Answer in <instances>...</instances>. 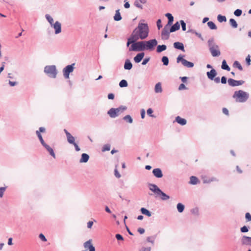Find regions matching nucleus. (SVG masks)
<instances>
[{"instance_id":"f257e3e1","label":"nucleus","mask_w":251,"mask_h":251,"mask_svg":"<svg viewBox=\"0 0 251 251\" xmlns=\"http://www.w3.org/2000/svg\"><path fill=\"white\" fill-rule=\"evenodd\" d=\"M149 28L147 24L139 22L138 26L133 30L131 35L138 41L144 40L149 35Z\"/></svg>"},{"instance_id":"f03ea898","label":"nucleus","mask_w":251,"mask_h":251,"mask_svg":"<svg viewBox=\"0 0 251 251\" xmlns=\"http://www.w3.org/2000/svg\"><path fill=\"white\" fill-rule=\"evenodd\" d=\"M207 45L209 50L213 57L219 56L221 54L219 46L215 43L214 39L210 38L207 41Z\"/></svg>"},{"instance_id":"7ed1b4c3","label":"nucleus","mask_w":251,"mask_h":251,"mask_svg":"<svg viewBox=\"0 0 251 251\" xmlns=\"http://www.w3.org/2000/svg\"><path fill=\"white\" fill-rule=\"evenodd\" d=\"M233 98H236V101L239 102H246L249 98V94L242 90L236 91L233 95Z\"/></svg>"},{"instance_id":"20e7f679","label":"nucleus","mask_w":251,"mask_h":251,"mask_svg":"<svg viewBox=\"0 0 251 251\" xmlns=\"http://www.w3.org/2000/svg\"><path fill=\"white\" fill-rule=\"evenodd\" d=\"M127 107L124 105H121L118 108H111L108 111L107 114L111 118H115L118 117L120 114L126 110Z\"/></svg>"},{"instance_id":"39448f33","label":"nucleus","mask_w":251,"mask_h":251,"mask_svg":"<svg viewBox=\"0 0 251 251\" xmlns=\"http://www.w3.org/2000/svg\"><path fill=\"white\" fill-rule=\"evenodd\" d=\"M44 72L49 77L55 78L57 75V70L55 65H47L44 67Z\"/></svg>"},{"instance_id":"423d86ee","label":"nucleus","mask_w":251,"mask_h":251,"mask_svg":"<svg viewBox=\"0 0 251 251\" xmlns=\"http://www.w3.org/2000/svg\"><path fill=\"white\" fill-rule=\"evenodd\" d=\"M145 44L144 41H136L131 45L129 48V51H141L145 50Z\"/></svg>"},{"instance_id":"0eeeda50","label":"nucleus","mask_w":251,"mask_h":251,"mask_svg":"<svg viewBox=\"0 0 251 251\" xmlns=\"http://www.w3.org/2000/svg\"><path fill=\"white\" fill-rule=\"evenodd\" d=\"M184 57V55L179 54L176 58V62H181V64L186 67L189 68H193L194 66V64L193 62L186 60L183 58Z\"/></svg>"},{"instance_id":"6e6552de","label":"nucleus","mask_w":251,"mask_h":251,"mask_svg":"<svg viewBox=\"0 0 251 251\" xmlns=\"http://www.w3.org/2000/svg\"><path fill=\"white\" fill-rule=\"evenodd\" d=\"M75 63H72L71 65H68L66 66L64 68H63L62 72L63 74V76L66 79L69 78L70 74L72 73L75 69Z\"/></svg>"},{"instance_id":"1a4fd4ad","label":"nucleus","mask_w":251,"mask_h":251,"mask_svg":"<svg viewBox=\"0 0 251 251\" xmlns=\"http://www.w3.org/2000/svg\"><path fill=\"white\" fill-rule=\"evenodd\" d=\"M145 44V50H152L154 47L157 45V41L155 39H151L149 41H144Z\"/></svg>"},{"instance_id":"9d476101","label":"nucleus","mask_w":251,"mask_h":251,"mask_svg":"<svg viewBox=\"0 0 251 251\" xmlns=\"http://www.w3.org/2000/svg\"><path fill=\"white\" fill-rule=\"evenodd\" d=\"M170 26L165 25L161 31V39L162 40H168L170 37Z\"/></svg>"},{"instance_id":"9b49d317","label":"nucleus","mask_w":251,"mask_h":251,"mask_svg":"<svg viewBox=\"0 0 251 251\" xmlns=\"http://www.w3.org/2000/svg\"><path fill=\"white\" fill-rule=\"evenodd\" d=\"M227 82L229 86L235 87L243 84L245 83V81L242 80H236L232 78H229L227 80Z\"/></svg>"},{"instance_id":"f8f14e48","label":"nucleus","mask_w":251,"mask_h":251,"mask_svg":"<svg viewBox=\"0 0 251 251\" xmlns=\"http://www.w3.org/2000/svg\"><path fill=\"white\" fill-rule=\"evenodd\" d=\"M51 27H53L54 29V33L55 34H58L61 32V24L58 21H56L55 23L51 25Z\"/></svg>"},{"instance_id":"ddd939ff","label":"nucleus","mask_w":251,"mask_h":251,"mask_svg":"<svg viewBox=\"0 0 251 251\" xmlns=\"http://www.w3.org/2000/svg\"><path fill=\"white\" fill-rule=\"evenodd\" d=\"M64 131L66 134L67 141L70 144H75V139L74 136H73L71 134L68 132L66 129H64Z\"/></svg>"},{"instance_id":"4468645a","label":"nucleus","mask_w":251,"mask_h":251,"mask_svg":"<svg viewBox=\"0 0 251 251\" xmlns=\"http://www.w3.org/2000/svg\"><path fill=\"white\" fill-rule=\"evenodd\" d=\"M241 243L243 245L251 246V237L243 236L241 239Z\"/></svg>"},{"instance_id":"2eb2a0df","label":"nucleus","mask_w":251,"mask_h":251,"mask_svg":"<svg viewBox=\"0 0 251 251\" xmlns=\"http://www.w3.org/2000/svg\"><path fill=\"white\" fill-rule=\"evenodd\" d=\"M148 186L149 189L156 195H157L161 190L156 185L154 184L149 183Z\"/></svg>"},{"instance_id":"dca6fc26","label":"nucleus","mask_w":251,"mask_h":251,"mask_svg":"<svg viewBox=\"0 0 251 251\" xmlns=\"http://www.w3.org/2000/svg\"><path fill=\"white\" fill-rule=\"evenodd\" d=\"M152 174L153 176L156 178H161L163 175L162 170L160 168H155L152 170Z\"/></svg>"},{"instance_id":"f3484780","label":"nucleus","mask_w":251,"mask_h":251,"mask_svg":"<svg viewBox=\"0 0 251 251\" xmlns=\"http://www.w3.org/2000/svg\"><path fill=\"white\" fill-rule=\"evenodd\" d=\"M217 74L216 70L214 69H212L210 71L206 73L207 77L211 80H213Z\"/></svg>"},{"instance_id":"a211bd4d","label":"nucleus","mask_w":251,"mask_h":251,"mask_svg":"<svg viewBox=\"0 0 251 251\" xmlns=\"http://www.w3.org/2000/svg\"><path fill=\"white\" fill-rule=\"evenodd\" d=\"M42 146L46 149V150L49 152V154L52 157H53L54 158H55V154L52 148H51L50 146H49L46 143H45V144H44Z\"/></svg>"},{"instance_id":"6ab92c4d","label":"nucleus","mask_w":251,"mask_h":251,"mask_svg":"<svg viewBox=\"0 0 251 251\" xmlns=\"http://www.w3.org/2000/svg\"><path fill=\"white\" fill-rule=\"evenodd\" d=\"M145 56V53L143 52L138 53L133 58L135 63H138L140 62Z\"/></svg>"},{"instance_id":"aec40b11","label":"nucleus","mask_w":251,"mask_h":251,"mask_svg":"<svg viewBox=\"0 0 251 251\" xmlns=\"http://www.w3.org/2000/svg\"><path fill=\"white\" fill-rule=\"evenodd\" d=\"M174 47L177 50H179L183 52L185 51L184 45L181 42H175L174 43Z\"/></svg>"},{"instance_id":"412c9836","label":"nucleus","mask_w":251,"mask_h":251,"mask_svg":"<svg viewBox=\"0 0 251 251\" xmlns=\"http://www.w3.org/2000/svg\"><path fill=\"white\" fill-rule=\"evenodd\" d=\"M175 121L181 126H184L187 123V121L185 119L182 118L179 116L176 117Z\"/></svg>"},{"instance_id":"4be33fe9","label":"nucleus","mask_w":251,"mask_h":251,"mask_svg":"<svg viewBox=\"0 0 251 251\" xmlns=\"http://www.w3.org/2000/svg\"><path fill=\"white\" fill-rule=\"evenodd\" d=\"M157 196H160V199L162 201H167L170 199V196L163 192L161 190L157 194Z\"/></svg>"},{"instance_id":"5701e85b","label":"nucleus","mask_w":251,"mask_h":251,"mask_svg":"<svg viewBox=\"0 0 251 251\" xmlns=\"http://www.w3.org/2000/svg\"><path fill=\"white\" fill-rule=\"evenodd\" d=\"M165 16L168 18V23L166 25L167 26H171L173 23L174 21V17L173 15L170 13H167L165 14Z\"/></svg>"},{"instance_id":"b1692460","label":"nucleus","mask_w":251,"mask_h":251,"mask_svg":"<svg viewBox=\"0 0 251 251\" xmlns=\"http://www.w3.org/2000/svg\"><path fill=\"white\" fill-rule=\"evenodd\" d=\"M89 155L85 153H83L81 154V158L79 160L80 163H86L88 162L89 159Z\"/></svg>"},{"instance_id":"393cba45","label":"nucleus","mask_w":251,"mask_h":251,"mask_svg":"<svg viewBox=\"0 0 251 251\" xmlns=\"http://www.w3.org/2000/svg\"><path fill=\"white\" fill-rule=\"evenodd\" d=\"M132 64L130 61L128 59H126L124 64V69L125 70H130L132 69Z\"/></svg>"},{"instance_id":"a878e982","label":"nucleus","mask_w":251,"mask_h":251,"mask_svg":"<svg viewBox=\"0 0 251 251\" xmlns=\"http://www.w3.org/2000/svg\"><path fill=\"white\" fill-rule=\"evenodd\" d=\"M179 28L180 24L178 22H177L170 27V31L174 32L178 30Z\"/></svg>"},{"instance_id":"bb28decb","label":"nucleus","mask_w":251,"mask_h":251,"mask_svg":"<svg viewBox=\"0 0 251 251\" xmlns=\"http://www.w3.org/2000/svg\"><path fill=\"white\" fill-rule=\"evenodd\" d=\"M218 181H219V179L218 178H217L216 177H210L208 178L204 179L203 180V182L204 183H210L211 182H213V181L218 182Z\"/></svg>"},{"instance_id":"cd10ccee","label":"nucleus","mask_w":251,"mask_h":251,"mask_svg":"<svg viewBox=\"0 0 251 251\" xmlns=\"http://www.w3.org/2000/svg\"><path fill=\"white\" fill-rule=\"evenodd\" d=\"M154 91L156 93H159L162 92L161 83L160 82H158L155 84Z\"/></svg>"},{"instance_id":"c85d7f7f","label":"nucleus","mask_w":251,"mask_h":251,"mask_svg":"<svg viewBox=\"0 0 251 251\" xmlns=\"http://www.w3.org/2000/svg\"><path fill=\"white\" fill-rule=\"evenodd\" d=\"M199 182V179L195 176H191L190 177L189 183L192 185H196Z\"/></svg>"},{"instance_id":"c756f323","label":"nucleus","mask_w":251,"mask_h":251,"mask_svg":"<svg viewBox=\"0 0 251 251\" xmlns=\"http://www.w3.org/2000/svg\"><path fill=\"white\" fill-rule=\"evenodd\" d=\"M140 211L142 214L145 215H146L148 217H151V212L147 209H146V208H141Z\"/></svg>"},{"instance_id":"7c9ffc66","label":"nucleus","mask_w":251,"mask_h":251,"mask_svg":"<svg viewBox=\"0 0 251 251\" xmlns=\"http://www.w3.org/2000/svg\"><path fill=\"white\" fill-rule=\"evenodd\" d=\"M113 18L115 21H119L122 19V18L120 12V9L116 10V13Z\"/></svg>"},{"instance_id":"2f4dec72","label":"nucleus","mask_w":251,"mask_h":251,"mask_svg":"<svg viewBox=\"0 0 251 251\" xmlns=\"http://www.w3.org/2000/svg\"><path fill=\"white\" fill-rule=\"evenodd\" d=\"M136 41H137V40L131 34L130 36L127 39L126 46L128 47L130 44L132 45Z\"/></svg>"},{"instance_id":"473e14b6","label":"nucleus","mask_w":251,"mask_h":251,"mask_svg":"<svg viewBox=\"0 0 251 251\" xmlns=\"http://www.w3.org/2000/svg\"><path fill=\"white\" fill-rule=\"evenodd\" d=\"M167 49V46L165 45H158L156 48V52L160 53Z\"/></svg>"},{"instance_id":"72a5a7b5","label":"nucleus","mask_w":251,"mask_h":251,"mask_svg":"<svg viewBox=\"0 0 251 251\" xmlns=\"http://www.w3.org/2000/svg\"><path fill=\"white\" fill-rule=\"evenodd\" d=\"M221 68L222 69L224 70H226L227 71H229L230 70V67L227 64V63L225 60H223Z\"/></svg>"},{"instance_id":"f704fd0d","label":"nucleus","mask_w":251,"mask_h":251,"mask_svg":"<svg viewBox=\"0 0 251 251\" xmlns=\"http://www.w3.org/2000/svg\"><path fill=\"white\" fill-rule=\"evenodd\" d=\"M176 208L179 213H182L185 208V206L181 203H178L176 205Z\"/></svg>"},{"instance_id":"c9c22d12","label":"nucleus","mask_w":251,"mask_h":251,"mask_svg":"<svg viewBox=\"0 0 251 251\" xmlns=\"http://www.w3.org/2000/svg\"><path fill=\"white\" fill-rule=\"evenodd\" d=\"M91 240H89L88 241L85 242L84 244H83V246H84V247L86 249H91V247H94L92 244V243H91Z\"/></svg>"},{"instance_id":"e433bc0d","label":"nucleus","mask_w":251,"mask_h":251,"mask_svg":"<svg viewBox=\"0 0 251 251\" xmlns=\"http://www.w3.org/2000/svg\"><path fill=\"white\" fill-rule=\"evenodd\" d=\"M229 22L232 28H236L237 27L238 24L236 21L234 19H230Z\"/></svg>"},{"instance_id":"4c0bfd02","label":"nucleus","mask_w":251,"mask_h":251,"mask_svg":"<svg viewBox=\"0 0 251 251\" xmlns=\"http://www.w3.org/2000/svg\"><path fill=\"white\" fill-rule=\"evenodd\" d=\"M123 120L129 124H131L133 122V119L129 115H127L124 117Z\"/></svg>"},{"instance_id":"58836bf2","label":"nucleus","mask_w":251,"mask_h":251,"mask_svg":"<svg viewBox=\"0 0 251 251\" xmlns=\"http://www.w3.org/2000/svg\"><path fill=\"white\" fill-rule=\"evenodd\" d=\"M207 25L211 29H216L217 28V26L215 23L212 21L208 22L207 23Z\"/></svg>"},{"instance_id":"ea45409f","label":"nucleus","mask_w":251,"mask_h":251,"mask_svg":"<svg viewBox=\"0 0 251 251\" xmlns=\"http://www.w3.org/2000/svg\"><path fill=\"white\" fill-rule=\"evenodd\" d=\"M161 61L165 66H167L169 64V58L166 56H163L161 58Z\"/></svg>"},{"instance_id":"a19ab883","label":"nucleus","mask_w":251,"mask_h":251,"mask_svg":"<svg viewBox=\"0 0 251 251\" xmlns=\"http://www.w3.org/2000/svg\"><path fill=\"white\" fill-rule=\"evenodd\" d=\"M217 19H218V21L220 23L225 22L226 21V16L220 15V14L218 15Z\"/></svg>"},{"instance_id":"79ce46f5","label":"nucleus","mask_w":251,"mask_h":251,"mask_svg":"<svg viewBox=\"0 0 251 251\" xmlns=\"http://www.w3.org/2000/svg\"><path fill=\"white\" fill-rule=\"evenodd\" d=\"M128 86L127 82L125 79H122L119 83V86L121 88L126 87Z\"/></svg>"},{"instance_id":"37998d69","label":"nucleus","mask_w":251,"mask_h":251,"mask_svg":"<svg viewBox=\"0 0 251 251\" xmlns=\"http://www.w3.org/2000/svg\"><path fill=\"white\" fill-rule=\"evenodd\" d=\"M233 67L237 68L240 71H242L243 70L242 66H241L240 63L237 61H235L233 63Z\"/></svg>"},{"instance_id":"c03bdc74","label":"nucleus","mask_w":251,"mask_h":251,"mask_svg":"<svg viewBox=\"0 0 251 251\" xmlns=\"http://www.w3.org/2000/svg\"><path fill=\"white\" fill-rule=\"evenodd\" d=\"M45 18L50 24V25L53 24V19L49 14H46Z\"/></svg>"},{"instance_id":"a18cd8bd","label":"nucleus","mask_w":251,"mask_h":251,"mask_svg":"<svg viewBox=\"0 0 251 251\" xmlns=\"http://www.w3.org/2000/svg\"><path fill=\"white\" fill-rule=\"evenodd\" d=\"M110 150V145L108 144L104 145L102 148V151H109Z\"/></svg>"},{"instance_id":"49530a36","label":"nucleus","mask_w":251,"mask_h":251,"mask_svg":"<svg viewBox=\"0 0 251 251\" xmlns=\"http://www.w3.org/2000/svg\"><path fill=\"white\" fill-rule=\"evenodd\" d=\"M140 2L139 1V0H135V1H134V5L136 7H138V8H140V9H143V6H142V4H141L140 3Z\"/></svg>"},{"instance_id":"de8ad7c7","label":"nucleus","mask_w":251,"mask_h":251,"mask_svg":"<svg viewBox=\"0 0 251 251\" xmlns=\"http://www.w3.org/2000/svg\"><path fill=\"white\" fill-rule=\"evenodd\" d=\"M242 13V10L241 9H237L236 10H235L234 12V14L237 16V17H239L241 15Z\"/></svg>"},{"instance_id":"09e8293b","label":"nucleus","mask_w":251,"mask_h":251,"mask_svg":"<svg viewBox=\"0 0 251 251\" xmlns=\"http://www.w3.org/2000/svg\"><path fill=\"white\" fill-rule=\"evenodd\" d=\"M180 24L181 25L182 30L183 31H185L186 29V25L185 22L183 20H180Z\"/></svg>"},{"instance_id":"8fccbe9b","label":"nucleus","mask_w":251,"mask_h":251,"mask_svg":"<svg viewBox=\"0 0 251 251\" xmlns=\"http://www.w3.org/2000/svg\"><path fill=\"white\" fill-rule=\"evenodd\" d=\"M152 113H153V110L151 108H150L147 109V113L149 116H150L151 117H154V118L155 117V116L154 115L152 114Z\"/></svg>"},{"instance_id":"3c124183","label":"nucleus","mask_w":251,"mask_h":251,"mask_svg":"<svg viewBox=\"0 0 251 251\" xmlns=\"http://www.w3.org/2000/svg\"><path fill=\"white\" fill-rule=\"evenodd\" d=\"M154 240H155V237H154V236H149V237H148L147 238V241L148 242H150V243H152V244H154Z\"/></svg>"},{"instance_id":"603ef678","label":"nucleus","mask_w":251,"mask_h":251,"mask_svg":"<svg viewBox=\"0 0 251 251\" xmlns=\"http://www.w3.org/2000/svg\"><path fill=\"white\" fill-rule=\"evenodd\" d=\"M117 165H116V168L114 169V175L117 178H119L120 177H121V176L120 174L119 173V172L117 169Z\"/></svg>"},{"instance_id":"864d4df0","label":"nucleus","mask_w":251,"mask_h":251,"mask_svg":"<svg viewBox=\"0 0 251 251\" xmlns=\"http://www.w3.org/2000/svg\"><path fill=\"white\" fill-rule=\"evenodd\" d=\"M240 230L243 233L247 232L249 231V227L244 226L240 228Z\"/></svg>"},{"instance_id":"5fc2aeb1","label":"nucleus","mask_w":251,"mask_h":251,"mask_svg":"<svg viewBox=\"0 0 251 251\" xmlns=\"http://www.w3.org/2000/svg\"><path fill=\"white\" fill-rule=\"evenodd\" d=\"M6 189V187H0V197L1 198L3 197V193L4 192V191H5Z\"/></svg>"},{"instance_id":"6e6d98bb","label":"nucleus","mask_w":251,"mask_h":251,"mask_svg":"<svg viewBox=\"0 0 251 251\" xmlns=\"http://www.w3.org/2000/svg\"><path fill=\"white\" fill-rule=\"evenodd\" d=\"M115 237H116V238L117 239V240H119V241H123V240H124L123 237L122 236V235H121L120 234H116V235H115Z\"/></svg>"},{"instance_id":"4d7b16f0","label":"nucleus","mask_w":251,"mask_h":251,"mask_svg":"<svg viewBox=\"0 0 251 251\" xmlns=\"http://www.w3.org/2000/svg\"><path fill=\"white\" fill-rule=\"evenodd\" d=\"M192 213L194 215H198L199 214V209L198 208H195L191 210Z\"/></svg>"},{"instance_id":"13d9d810","label":"nucleus","mask_w":251,"mask_h":251,"mask_svg":"<svg viewBox=\"0 0 251 251\" xmlns=\"http://www.w3.org/2000/svg\"><path fill=\"white\" fill-rule=\"evenodd\" d=\"M156 25L158 29H160L162 27L161 25V20L160 19L157 20L156 22Z\"/></svg>"},{"instance_id":"bf43d9fd","label":"nucleus","mask_w":251,"mask_h":251,"mask_svg":"<svg viewBox=\"0 0 251 251\" xmlns=\"http://www.w3.org/2000/svg\"><path fill=\"white\" fill-rule=\"evenodd\" d=\"M245 218L247 221H251V215L248 212L246 213L245 214Z\"/></svg>"},{"instance_id":"052dcab7","label":"nucleus","mask_w":251,"mask_h":251,"mask_svg":"<svg viewBox=\"0 0 251 251\" xmlns=\"http://www.w3.org/2000/svg\"><path fill=\"white\" fill-rule=\"evenodd\" d=\"M246 63H247V64L249 66L251 65V56L250 55H248L247 56V57H246Z\"/></svg>"},{"instance_id":"680f3d73","label":"nucleus","mask_w":251,"mask_h":251,"mask_svg":"<svg viewBox=\"0 0 251 251\" xmlns=\"http://www.w3.org/2000/svg\"><path fill=\"white\" fill-rule=\"evenodd\" d=\"M39 237L40 239L42 241H44V242L47 241V239H46V237L42 233H40L39 234Z\"/></svg>"},{"instance_id":"e2e57ef3","label":"nucleus","mask_w":251,"mask_h":251,"mask_svg":"<svg viewBox=\"0 0 251 251\" xmlns=\"http://www.w3.org/2000/svg\"><path fill=\"white\" fill-rule=\"evenodd\" d=\"M150 57H147V58H145L143 61H142V64L143 65H145L146 64H147V63L150 61Z\"/></svg>"},{"instance_id":"0e129e2a","label":"nucleus","mask_w":251,"mask_h":251,"mask_svg":"<svg viewBox=\"0 0 251 251\" xmlns=\"http://www.w3.org/2000/svg\"><path fill=\"white\" fill-rule=\"evenodd\" d=\"M227 81V78L225 76H223L222 77L221 79V82L222 84H226Z\"/></svg>"},{"instance_id":"69168bd1","label":"nucleus","mask_w":251,"mask_h":251,"mask_svg":"<svg viewBox=\"0 0 251 251\" xmlns=\"http://www.w3.org/2000/svg\"><path fill=\"white\" fill-rule=\"evenodd\" d=\"M8 83H9V84L11 86H16V85H17L18 84V82H16V81H12L11 80H9Z\"/></svg>"},{"instance_id":"338daca9","label":"nucleus","mask_w":251,"mask_h":251,"mask_svg":"<svg viewBox=\"0 0 251 251\" xmlns=\"http://www.w3.org/2000/svg\"><path fill=\"white\" fill-rule=\"evenodd\" d=\"M178 89H179V90L186 89V87L183 83H181L179 85Z\"/></svg>"},{"instance_id":"774afa93","label":"nucleus","mask_w":251,"mask_h":251,"mask_svg":"<svg viewBox=\"0 0 251 251\" xmlns=\"http://www.w3.org/2000/svg\"><path fill=\"white\" fill-rule=\"evenodd\" d=\"M151 248L150 247H148V248H145V247H142L140 251H151Z\"/></svg>"}]
</instances>
